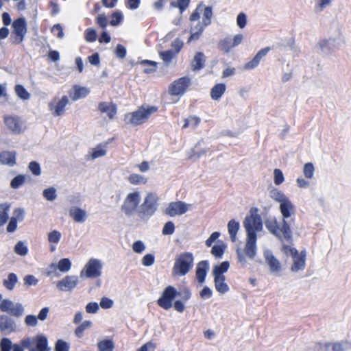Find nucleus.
I'll use <instances>...</instances> for the list:
<instances>
[{
    "label": "nucleus",
    "instance_id": "f257e3e1",
    "mask_svg": "<svg viewBox=\"0 0 351 351\" xmlns=\"http://www.w3.org/2000/svg\"><path fill=\"white\" fill-rule=\"evenodd\" d=\"M294 206L291 202L287 199L280 204V210L283 219L281 222H277L275 219H269L265 221L266 228L278 239H289L291 238V230L290 224L285 220L291 217L294 212Z\"/></svg>",
    "mask_w": 351,
    "mask_h": 351
},
{
    "label": "nucleus",
    "instance_id": "f03ea898",
    "mask_svg": "<svg viewBox=\"0 0 351 351\" xmlns=\"http://www.w3.org/2000/svg\"><path fill=\"white\" fill-rule=\"evenodd\" d=\"M243 227L247 233V241H256L257 234L263 230L262 219L257 214L256 208L250 210V215H247L243 221Z\"/></svg>",
    "mask_w": 351,
    "mask_h": 351
},
{
    "label": "nucleus",
    "instance_id": "7ed1b4c3",
    "mask_svg": "<svg viewBox=\"0 0 351 351\" xmlns=\"http://www.w3.org/2000/svg\"><path fill=\"white\" fill-rule=\"evenodd\" d=\"M337 35L335 37L329 38L320 39L317 44V47L324 55H330L336 49H339L344 43L345 40L342 35V32L339 25L335 26Z\"/></svg>",
    "mask_w": 351,
    "mask_h": 351
},
{
    "label": "nucleus",
    "instance_id": "20e7f679",
    "mask_svg": "<svg viewBox=\"0 0 351 351\" xmlns=\"http://www.w3.org/2000/svg\"><path fill=\"white\" fill-rule=\"evenodd\" d=\"M157 110L158 108L155 106H147V108L141 106L137 110L126 114L124 121L127 124L133 126L138 125L145 122L149 116Z\"/></svg>",
    "mask_w": 351,
    "mask_h": 351
},
{
    "label": "nucleus",
    "instance_id": "39448f33",
    "mask_svg": "<svg viewBox=\"0 0 351 351\" xmlns=\"http://www.w3.org/2000/svg\"><path fill=\"white\" fill-rule=\"evenodd\" d=\"M22 346L28 351H49L48 339L44 335H37L34 337H26L21 339Z\"/></svg>",
    "mask_w": 351,
    "mask_h": 351
},
{
    "label": "nucleus",
    "instance_id": "423d86ee",
    "mask_svg": "<svg viewBox=\"0 0 351 351\" xmlns=\"http://www.w3.org/2000/svg\"><path fill=\"white\" fill-rule=\"evenodd\" d=\"M193 256L190 252L181 254L176 260L172 273L174 275L184 276L193 267Z\"/></svg>",
    "mask_w": 351,
    "mask_h": 351
},
{
    "label": "nucleus",
    "instance_id": "0eeeda50",
    "mask_svg": "<svg viewBox=\"0 0 351 351\" xmlns=\"http://www.w3.org/2000/svg\"><path fill=\"white\" fill-rule=\"evenodd\" d=\"M103 264L97 258H90L84 268L81 270L80 276L81 278H96L101 276L102 273Z\"/></svg>",
    "mask_w": 351,
    "mask_h": 351
},
{
    "label": "nucleus",
    "instance_id": "6e6552de",
    "mask_svg": "<svg viewBox=\"0 0 351 351\" xmlns=\"http://www.w3.org/2000/svg\"><path fill=\"white\" fill-rule=\"evenodd\" d=\"M158 197L155 194H148L145 198L144 202L138 209L139 217L144 219H148L157 209Z\"/></svg>",
    "mask_w": 351,
    "mask_h": 351
},
{
    "label": "nucleus",
    "instance_id": "1a4fd4ad",
    "mask_svg": "<svg viewBox=\"0 0 351 351\" xmlns=\"http://www.w3.org/2000/svg\"><path fill=\"white\" fill-rule=\"evenodd\" d=\"M178 296L177 289L174 287L169 285L163 290L157 300V304L165 310H169L173 306V301Z\"/></svg>",
    "mask_w": 351,
    "mask_h": 351
},
{
    "label": "nucleus",
    "instance_id": "9d476101",
    "mask_svg": "<svg viewBox=\"0 0 351 351\" xmlns=\"http://www.w3.org/2000/svg\"><path fill=\"white\" fill-rule=\"evenodd\" d=\"M282 252L287 256H291L293 259V265L291 270L294 272L302 271L305 268L306 263L304 258L299 256V252L294 247L284 245L282 248Z\"/></svg>",
    "mask_w": 351,
    "mask_h": 351
},
{
    "label": "nucleus",
    "instance_id": "9b49d317",
    "mask_svg": "<svg viewBox=\"0 0 351 351\" xmlns=\"http://www.w3.org/2000/svg\"><path fill=\"white\" fill-rule=\"evenodd\" d=\"M191 85V80L187 76L182 77L170 84L169 93L173 96L183 95Z\"/></svg>",
    "mask_w": 351,
    "mask_h": 351
},
{
    "label": "nucleus",
    "instance_id": "f8f14e48",
    "mask_svg": "<svg viewBox=\"0 0 351 351\" xmlns=\"http://www.w3.org/2000/svg\"><path fill=\"white\" fill-rule=\"evenodd\" d=\"M0 311L16 317H21L25 312L24 307L21 303L14 304L9 299H3L1 302Z\"/></svg>",
    "mask_w": 351,
    "mask_h": 351
},
{
    "label": "nucleus",
    "instance_id": "ddd939ff",
    "mask_svg": "<svg viewBox=\"0 0 351 351\" xmlns=\"http://www.w3.org/2000/svg\"><path fill=\"white\" fill-rule=\"evenodd\" d=\"M141 201V196L138 192L129 193L121 206L122 211L126 215H132L136 210Z\"/></svg>",
    "mask_w": 351,
    "mask_h": 351
},
{
    "label": "nucleus",
    "instance_id": "4468645a",
    "mask_svg": "<svg viewBox=\"0 0 351 351\" xmlns=\"http://www.w3.org/2000/svg\"><path fill=\"white\" fill-rule=\"evenodd\" d=\"M12 26L13 28L12 34L15 35L12 42L19 44L23 40L27 33V23L25 18L20 17L14 20Z\"/></svg>",
    "mask_w": 351,
    "mask_h": 351
},
{
    "label": "nucleus",
    "instance_id": "2eb2a0df",
    "mask_svg": "<svg viewBox=\"0 0 351 351\" xmlns=\"http://www.w3.org/2000/svg\"><path fill=\"white\" fill-rule=\"evenodd\" d=\"M78 276H66L56 284V287L62 291H72L78 285Z\"/></svg>",
    "mask_w": 351,
    "mask_h": 351
},
{
    "label": "nucleus",
    "instance_id": "dca6fc26",
    "mask_svg": "<svg viewBox=\"0 0 351 351\" xmlns=\"http://www.w3.org/2000/svg\"><path fill=\"white\" fill-rule=\"evenodd\" d=\"M189 206V204L182 201L171 202L166 208L165 213L170 217L181 215L188 211Z\"/></svg>",
    "mask_w": 351,
    "mask_h": 351
},
{
    "label": "nucleus",
    "instance_id": "f3484780",
    "mask_svg": "<svg viewBox=\"0 0 351 351\" xmlns=\"http://www.w3.org/2000/svg\"><path fill=\"white\" fill-rule=\"evenodd\" d=\"M16 330L14 319L8 315H0V331L11 333Z\"/></svg>",
    "mask_w": 351,
    "mask_h": 351
},
{
    "label": "nucleus",
    "instance_id": "a211bd4d",
    "mask_svg": "<svg viewBox=\"0 0 351 351\" xmlns=\"http://www.w3.org/2000/svg\"><path fill=\"white\" fill-rule=\"evenodd\" d=\"M264 257L266 263L269 267L271 273H277L281 270V264L279 261L273 255L269 250L264 251Z\"/></svg>",
    "mask_w": 351,
    "mask_h": 351
},
{
    "label": "nucleus",
    "instance_id": "6ab92c4d",
    "mask_svg": "<svg viewBox=\"0 0 351 351\" xmlns=\"http://www.w3.org/2000/svg\"><path fill=\"white\" fill-rule=\"evenodd\" d=\"M49 268L52 270L47 272L48 276H51L52 273L55 272L57 269L62 273H66L71 268V262L69 258H64L59 261L58 265L54 263L51 264L49 265Z\"/></svg>",
    "mask_w": 351,
    "mask_h": 351
},
{
    "label": "nucleus",
    "instance_id": "aec40b11",
    "mask_svg": "<svg viewBox=\"0 0 351 351\" xmlns=\"http://www.w3.org/2000/svg\"><path fill=\"white\" fill-rule=\"evenodd\" d=\"M98 110L102 114H106L110 119H114L117 112V106L112 102H100L98 105Z\"/></svg>",
    "mask_w": 351,
    "mask_h": 351
},
{
    "label": "nucleus",
    "instance_id": "412c9836",
    "mask_svg": "<svg viewBox=\"0 0 351 351\" xmlns=\"http://www.w3.org/2000/svg\"><path fill=\"white\" fill-rule=\"evenodd\" d=\"M4 122L9 130L14 134H20L22 132L21 124L19 119L14 116H5Z\"/></svg>",
    "mask_w": 351,
    "mask_h": 351
},
{
    "label": "nucleus",
    "instance_id": "4be33fe9",
    "mask_svg": "<svg viewBox=\"0 0 351 351\" xmlns=\"http://www.w3.org/2000/svg\"><path fill=\"white\" fill-rule=\"evenodd\" d=\"M16 157L15 151H3L0 152V165L13 167L16 163Z\"/></svg>",
    "mask_w": 351,
    "mask_h": 351
},
{
    "label": "nucleus",
    "instance_id": "5701e85b",
    "mask_svg": "<svg viewBox=\"0 0 351 351\" xmlns=\"http://www.w3.org/2000/svg\"><path fill=\"white\" fill-rule=\"evenodd\" d=\"M209 269V264L207 261H202L197 265L196 267V278L200 284L205 282L206 277Z\"/></svg>",
    "mask_w": 351,
    "mask_h": 351
},
{
    "label": "nucleus",
    "instance_id": "b1692460",
    "mask_svg": "<svg viewBox=\"0 0 351 351\" xmlns=\"http://www.w3.org/2000/svg\"><path fill=\"white\" fill-rule=\"evenodd\" d=\"M90 93L88 88L75 85L69 91V94L73 101H77L80 99L86 97Z\"/></svg>",
    "mask_w": 351,
    "mask_h": 351
},
{
    "label": "nucleus",
    "instance_id": "393cba45",
    "mask_svg": "<svg viewBox=\"0 0 351 351\" xmlns=\"http://www.w3.org/2000/svg\"><path fill=\"white\" fill-rule=\"evenodd\" d=\"M69 102L68 97L63 96L56 106L50 103L49 107L51 110H53L54 116H62L64 112V108Z\"/></svg>",
    "mask_w": 351,
    "mask_h": 351
},
{
    "label": "nucleus",
    "instance_id": "a878e982",
    "mask_svg": "<svg viewBox=\"0 0 351 351\" xmlns=\"http://www.w3.org/2000/svg\"><path fill=\"white\" fill-rule=\"evenodd\" d=\"M206 61V56L203 52H197L193 57L191 65L193 71H199L204 67Z\"/></svg>",
    "mask_w": 351,
    "mask_h": 351
},
{
    "label": "nucleus",
    "instance_id": "bb28decb",
    "mask_svg": "<svg viewBox=\"0 0 351 351\" xmlns=\"http://www.w3.org/2000/svg\"><path fill=\"white\" fill-rule=\"evenodd\" d=\"M206 27L207 25H204L202 21H198L195 26L191 27L190 31L191 36L189 38L188 42L198 40Z\"/></svg>",
    "mask_w": 351,
    "mask_h": 351
},
{
    "label": "nucleus",
    "instance_id": "cd10ccee",
    "mask_svg": "<svg viewBox=\"0 0 351 351\" xmlns=\"http://www.w3.org/2000/svg\"><path fill=\"white\" fill-rule=\"evenodd\" d=\"M230 267V263L228 261H223L219 265H217L213 267L212 274L214 278H225L223 275L226 273Z\"/></svg>",
    "mask_w": 351,
    "mask_h": 351
},
{
    "label": "nucleus",
    "instance_id": "c85d7f7f",
    "mask_svg": "<svg viewBox=\"0 0 351 351\" xmlns=\"http://www.w3.org/2000/svg\"><path fill=\"white\" fill-rule=\"evenodd\" d=\"M240 228L239 222L235 219H231L227 224V229L230 235V241H236L237 234Z\"/></svg>",
    "mask_w": 351,
    "mask_h": 351
},
{
    "label": "nucleus",
    "instance_id": "c756f323",
    "mask_svg": "<svg viewBox=\"0 0 351 351\" xmlns=\"http://www.w3.org/2000/svg\"><path fill=\"white\" fill-rule=\"evenodd\" d=\"M70 215L73 220L77 223H82L85 221L86 217V213L85 210L78 208L73 207L70 210Z\"/></svg>",
    "mask_w": 351,
    "mask_h": 351
},
{
    "label": "nucleus",
    "instance_id": "7c9ffc66",
    "mask_svg": "<svg viewBox=\"0 0 351 351\" xmlns=\"http://www.w3.org/2000/svg\"><path fill=\"white\" fill-rule=\"evenodd\" d=\"M226 86L224 84L220 83L215 85L210 90V97L213 100H219L224 94Z\"/></svg>",
    "mask_w": 351,
    "mask_h": 351
},
{
    "label": "nucleus",
    "instance_id": "2f4dec72",
    "mask_svg": "<svg viewBox=\"0 0 351 351\" xmlns=\"http://www.w3.org/2000/svg\"><path fill=\"white\" fill-rule=\"evenodd\" d=\"M225 278H214L215 287L216 290L221 294L228 292L230 289L228 285L225 282Z\"/></svg>",
    "mask_w": 351,
    "mask_h": 351
},
{
    "label": "nucleus",
    "instance_id": "473e14b6",
    "mask_svg": "<svg viewBox=\"0 0 351 351\" xmlns=\"http://www.w3.org/2000/svg\"><path fill=\"white\" fill-rule=\"evenodd\" d=\"M159 56L162 60L165 65L168 66L172 60L177 56L176 52L173 49H169L159 52Z\"/></svg>",
    "mask_w": 351,
    "mask_h": 351
},
{
    "label": "nucleus",
    "instance_id": "72a5a7b5",
    "mask_svg": "<svg viewBox=\"0 0 351 351\" xmlns=\"http://www.w3.org/2000/svg\"><path fill=\"white\" fill-rule=\"evenodd\" d=\"M99 351H113L114 343L112 339H104L97 343Z\"/></svg>",
    "mask_w": 351,
    "mask_h": 351
},
{
    "label": "nucleus",
    "instance_id": "f704fd0d",
    "mask_svg": "<svg viewBox=\"0 0 351 351\" xmlns=\"http://www.w3.org/2000/svg\"><path fill=\"white\" fill-rule=\"evenodd\" d=\"M18 282V277L14 273H10L8 278L3 280V284L8 290H13L15 285Z\"/></svg>",
    "mask_w": 351,
    "mask_h": 351
},
{
    "label": "nucleus",
    "instance_id": "c9c22d12",
    "mask_svg": "<svg viewBox=\"0 0 351 351\" xmlns=\"http://www.w3.org/2000/svg\"><path fill=\"white\" fill-rule=\"evenodd\" d=\"M203 18L202 23H204V25H210L211 24V19L213 17V8L211 6H205L204 5L203 8Z\"/></svg>",
    "mask_w": 351,
    "mask_h": 351
},
{
    "label": "nucleus",
    "instance_id": "e433bc0d",
    "mask_svg": "<svg viewBox=\"0 0 351 351\" xmlns=\"http://www.w3.org/2000/svg\"><path fill=\"white\" fill-rule=\"evenodd\" d=\"M351 348V342L341 341L332 343V351H346Z\"/></svg>",
    "mask_w": 351,
    "mask_h": 351
},
{
    "label": "nucleus",
    "instance_id": "4c0bfd02",
    "mask_svg": "<svg viewBox=\"0 0 351 351\" xmlns=\"http://www.w3.org/2000/svg\"><path fill=\"white\" fill-rule=\"evenodd\" d=\"M93 323L91 321L86 320L83 322L79 326L76 328L75 330V335L78 338H82L83 337L84 331L86 329H88L91 327Z\"/></svg>",
    "mask_w": 351,
    "mask_h": 351
},
{
    "label": "nucleus",
    "instance_id": "58836bf2",
    "mask_svg": "<svg viewBox=\"0 0 351 351\" xmlns=\"http://www.w3.org/2000/svg\"><path fill=\"white\" fill-rule=\"evenodd\" d=\"M270 197L280 204L288 199L286 195L278 189H273L271 190Z\"/></svg>",
    "mask_w": 351,
    "mask_h": 351
},
{
    "label": "nucleus",
    "instance_id": "ea45409f",
    "mask_svg": "<svg viewBox=\"0 0 351 351\" xmlns=\"http://www.w3.org/2000/svg\"><path fill=\"white\" fill-rule=\"evenodd\" d=\"M26 176L25 175H18L16 177H14L10 182V186L11 188L14 189H17L22 186L24 183L25 182Z\"/></svg>",
    "mask_w": 351,
    "mask_h": 351
},
{
    "label": "nucleus",
    "instance_id": "a19ab883",
    "mask_svg": "<svg viewBox=\"0 0 351 351\" xmlns=\"http://www.w3.org/2000/svg\"><path fill=\"white\" fill-rule=\"evenodd\" d=\"M15 93L16 95L23 100H28L30 98V94L27 91L23 86L17 84L15 86Z\"/></svg>",
    "mask_w": 351,
    "mask_h": 351
},
{
    "label": "nucleus",
    "instance_id": "79ce46f5",
    "mask_svg": "<svg viewBox=\"0 0 351 351\" xmlns=\"http://www.w3.org/2000/svg\"><path fill=\"white\" fill-rule=\"evenodd\" d=\"M140 64L142 65L148 66V67L145 68L143 70V72L147 74L155 72L156 71L158 64L156 62L148 60H142L141 61Z\"/></svg>",
    "mask_w": 351,
    "mask_h": 351
},
{
    "label": "nucleus",
    "instance_id": "37998d69",
    "mask_svg": "<svg viewBox=\"0 0 351 351\" xmlns=\"http://www.w3.org/2000/svg\"><path fill=\"white\" fill-rule=\"evenodd\" d=\"M219 46L221 50L226 53H228L231 50V49L234 48V46L232 45V38L229 37L225 38L224 39L221 40L219 42Z\"/></svg>",
    "mask_w": 351,
    "mask_h": 351
},
{
    "label": "nucleus",
    "instance_id": "c03bdc74",
    "mask_svg": "<svg viewBox=\"0 0 351 351\" xmlns=\"http://www.w3.org/2000/svg\"><path fill=\"white\" fill-rule=\"evenodd\" d=\"M256 243H246L245 254L250 258L253 259L256 254Z\"/></svg>",
    "mask_w": 351,
    "mask_h": 351
},
{
    "label": "nucleus",
    "instance_id": "a18cd8bd",
    "mask_svg": "<svg viewBox=\"0 0 351 351\" xmlns=\"http://www.w3.org/2000/svg\"><path fill=\"white\" fill-rule=\"evenodd\" d=\"M43 197L48 201L52 202L56 199V189L54 187H49L43 191Z\"/></svg>",
    "mask_w": 351,
    "mask_h": 351
},
{
    "label": "nucleus",
    "instance_id": "49530a36",
    "mask_svg": "<svg viewBox=\"0 0 351 351\" xmlns=\"http://www.w3.org/2000/svg\"><path fill=\"white\" fill-rule=\"evenodd\" d=\"M112 20L110 21V24L112 26H117L121 23L123 20V16L121 11H116L111 15Z\"/></svg>",
    "mask_w": 351,
    "mask_h": 351
},
{
    "label": "nucleus",
    "instance_id": "de8ad7c7",
    "mask_svg": "<svg viewBox=\"0 0 351 351\" xmlns=\"http://www.w3.org/2000/svg\"><path fill=\"white\" fill-rule=\"evenodd\" d=\"M128 180L133 184H145L147 182V179L145 178L136 173L131 174L128 178Z\"/></svg>",
    "mask_w": 351,
    "mask_h": 351
},
{
    "label": "nucleus",
    "instance_id": "09e8293b",
    "mask_svg": "<svg viewBox=\"0 0 351 351\" xmlns=\"http://www.w3.org/2000/svg\"><path fill=\"white\" fill-rule=\"evenodd\" d=\"M191 0H178L176 3L172 1L171 5L179 8L180 14H182L189 5Z\"/></svg>",
    "mask_w": 351,
    "mask_h": 351
},
{
    "label": "nucleus",
    "instance_id": "8fccbe9b",
    "mask_svg": "<svg viewBox=\"0 0 351 351\" xmlns=\"http://www.w3.org/2000/svg\"><path fill=\"white\" fill-rule=\"evenodd\" d=\"M95 21L97 25L104 30H105L107 25L110 24V22H108L107 16L104 14H99L96 17Z\"/></svg>",
    "mask_w": 351,
    "mask_h": 351
},
{
    "label": "nucleus",
    "instance_id": "3c124183",
    "mask_svg": "<svg viewBox=\"0 0 351 351\" xmlns=\"http://www.w3.org/2000/svg\"><path fill=\"white\" fill-rule=\"evenodd\" d=\"M106 154V150L105 149L104 147L101 145H99L92 150L91 158L92 159H95L105 156Z\"/></svg>",
    "mask_w": 351,
    "mask_h": 351
},
{
    "label": "nucleus",
    "instance_id": "603ef678",
    "mask_svg": "<svg viewBox=\"0 0 351 351\" xmlns=\"http://www.w3.org/2000/svg\"><path fill=\"white\" fill-rule=\"evenodd\" d=\"M226 248V245H215L212 247L211 253L214 256L221 258Z\"/></svg>",
    "mask_w": 351,
    "mask_h": 351
},
{
    "label": "nucleus",
    "instance_id": "864d4df0",
    "mask_svg": "<svg viewBox=\"0 0 351 351\" xmlns=\"http://www.w3.org/2000/svg\"><path fill=\"white\" fill-rule=\"evenodd\" d=\"M203 8H204V3L203 2L199 3L197 5L195 10L193 11V12L190 16V21L191 22L199 21V19L200 18V14L203 11Z\"/></svg>",
    "mask_w": 351,
    "mask_h": 351
},
{
    "label": "nucleus",
    "instance_id": "5fc2aeb1",
    "mask_svg": "<svg viewBox=\"0 0 351 351\" xmlns=\"http://www.w3.org/2000/svg\"><path fill=\"white\" fill-rule=\"evenodd\" d=\"M13 344L10 339L3 337L0 341V351H11Z\"/></svg>",
    "mask_w": 351,
    "mask_h": 351
},
{
    "label": "nucleus",
    "instance_id": "6e6d98bb",
    "mask_svg": "<svg viewBox=\"0 0 351 351\" xmlns=\"http://www.w3.org/2000/svg\"><path fill=\"white\" fill-rule=\"evenodd\" d=\"M314 166L313 163L308 162L304 165L303 169V173L306 178H312L314 175Z\"/></svg>",
    "mask_w": 351,
    "mask_h": 351
},
{
    "label": "nucleus",
    "instance_id": "4d7b16f0",
    "mask_svg": "<svg viewBox=\"0 0 351 351\" xmlns=\"http://www.w3.org/2000/svg\"><path fill=\"white\" fill-rule=\"evenodd\" d=\"M69 344L62 340V339H58L55 344V351H69Z\"/></svg>",
    "mask_w": 351,
    "mask_h": 351
},
{
    "label": "nucleus",
    "instance_id": "13d9d810",
    "mask_svg": "<svg viewBox=\"0 0 351 351\" xmlns=\"http://www.w3.org/2000/svg\"><path fill=\"white\" fill-rule=\"evenodd\" d=\"M97 32L93 28H88L85 32V39L87 42L92 43L97 40Z\"/></svg>",
    "mask_w": 351,
    "mask_h": 351
},
{
    "label": "nucleus",
    "instance_id": "bf43d9fd",
    "mask_svg": "<svg viewBox=\"0 0 351 351\" xmlns=\"http://www.w3.org/2000/svg\"><path fill=\"white\" fill-rule=\"evenodd\" d=\"M127 53L126 48L121 44H118L114 49L115 56L119 59L125 58Z\"/></svg>",
    "mask_w": 351,
    "mask_h": 351
},
{
    "label": "nucleus",
    "instance_id": "052dcab7",
    "mask_svg": "<svg viewBox=\"0 0 351 351\" xmlns=\"http://www.w3.org/2000/svg\"><path fill=\"white\" fill-rule=\"evenodd\" d=\"M14 252L20 256H25L28 252V249L24 243H16Z\"/></svg>",
    "mask_w": 351,
    "mask_h": 351
},
{
    "label": "nucleus",
    "instance_id": "680f3d73",
    "mask_svg": "<svg viewBox=\"0 0 351 351\" xmlns=\"http://www.w3.org/2000/svg\"><path fill=\"white\" fill-rule=\"evenodd\" d=\"M38 318L34 315H27L24 320L26 326L29 327H35L38 324Z\"/></svg>",
    "mask_w": 351,
    "mask_h": 351
},
{
    "label": "nucleus",
    "instance_id": "e2e57ef3",
    "mask_svg": "<svg viewBox=\"0 0 351 351\" xmlns=\"http://www.w3.org/2000/svg\"><path fill=\"white\" fill-rule=\"evenodd\" d=\"M274 183L276 185H280L281 184L284 180V175L282 173V171L279 169H275L274 171Z\"/></svg>",
    "mask_w": 351,
    "mask_h": 351
},
{
    "label": "nucleus",
    "instance_id": "0e129e2a",
    "mask_svg": "<svg viewBox=\"0 0 351 351\" xmlns=\"http://www.w3.org/2000/svg\"><path fill=\"white\" fill-rule=\"evenodd\" d=\"M332 0H317L315 5V11L322 12L331 4Z\"/></svg>",
    "mask_w": 351,
    "mask_h": 351
},
{
    "label": "nucleus",
    "instance_id": "69168bd1",
    "mask_svg": "<svg viewBox=\"0 0 351 351\" xmlns=\"http://www.w3.org/2000/svg\"><path fill=\"white\" fill-rule=\"evenodd\" d=\"M29 169L31 171L33 175L38 176L41 173L40 166L38 162L32 161L29 164Z\"/></svg>",
    "mask_w": 351,
    "mask_h": 351
},
{
    "label": "nucleus",
    "instance_id": "338daca9",
    "mask_svg": "<svg viewBox=\"0 0 351 351\" xmlns=\"http://www.w3.org/2000/svg\"><path fill=\"white\" fill-rule=\"evenodd\" d=\"M247 23V16L245 13L241 12L237 16V25L243 29L245 27Z\"/></svg>",
    "mask_w": 351,
    "mask_h": 351
},
{
    "label": "nucleus",
    "instance_id": "774afa93",
    "mask_svg": "<svg viewBox=\"0 0 351 351\" xmlns=\"http://www.w3.org/2000/svg\"><path fill=\"white\" fill-rule=\"evenodd\" d=\"M24 284L27 286H36L38 280L33 275H27L23 278Z\"/></svg>",
    "mask_w": 351,
    "mask_h": 351
}]
</instances>
